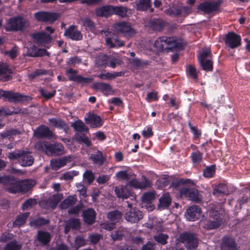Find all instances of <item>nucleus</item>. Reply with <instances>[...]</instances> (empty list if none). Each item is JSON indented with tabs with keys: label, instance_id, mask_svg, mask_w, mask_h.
Instances as JSON below:
<instances>
[{
	"label": "nucleus",
	"instance_id": "1",
	"mask_svg": "<svg viewBox=\"0 0 250 250\" xmlns=\"http://www.w3.org/2000/svg\"><path fill=\"white\" fill-rule=\"evenodd\" d=\"M155 47L159 50L168 49L171 51L182 50L184 46L181 41L175 37L162 36L154 42Z\"/></svg>",
	"mask_w": 250,
	"mask_h": 250
},
{
	"label": "nucleus",
	"instance_id": "2",
	"mask_svg": "<svg viewBox=\"0 0 250 250\" xmlns=\"http://www.w3.org/2000/svg\"><path fill=\"white\" fill-rule=\"evenodd\" d=\"M7 156L10 160H17L21 166L24 167L32 166L34 161L31 152L24 149H16L8 153Z\"/></svg>",
	"mask_w": 250,
	"mask_h": 250
},
{
	"label": "nucleus",
	"instance_id": "3",
	"mask_svg": "<svg viewBox=\"0 0 250 250\" xmlns=\"http://www.w3.org/2000/svg\"><path fill=\"white\" fill-rule=\"evenodd\" d=\"M35 146L40 150L56 155H61L64 153L63 146L61 143L50 144L45 141H38L36 143Z\"/></svg>",
	"mask_w": 250,
	"mask_h": 250
},
{
	"label": "nucleus",
	"instance_id": "4",
	"mask_svg": "<svg viewBox=\"0 0 250 250\" xmlns=\"http://www.w3.org/2000/svg\"><path fill=\"white\" fill-rule=\"evenodd\" d=\"M113 30L117 34L122 35L124 37L130 38L133 36L136 31L130 23L121 21L114 23L112 26Z\"/></svg>",
	"mask_w": 250,
	"mask_h": 250
},
{
	"label": "nucleus",
	"instance_id": "5",
	"mask_svg": "<svg viewBox=\"0 0 250 250\" xmlns=\"http://www.w3.org/2000/svg\"><path fill=\"white\" fill-rule=\"evenodd\" d=\"M179 241L185 245L187 250H195L198 247V239L195 234L185 232L179 235Z\"/></svg>",
	"mask_w": 250,
	"mask_h": 250
},
{
	"label": "nucleus",
	"instance_id": "6",
	"mask_svg": "<svg viewBox=\"0 0 250 250\" xmlns=\"http://www.w3.org/2000/svg\"><path fill=\"white\" fill-rule=\"evenodd\" d=\"M209 216L213 220H207L204 221V228L207 229H212L219 228L222 223L221 213L217 210L211 209L209 210Z\"/></svg>",
	"mask_w": 250,
	"mask_h": 250
},
{
	"label": "nucleus",
	"instance_id": "7",
	"mask_svg": "<svg viewBox=\"0 0 250 250\" xmlns=\"http://www.w3.org/2000/svg\"><path fill=\"white\" fill-rule=\"evenodd\" d=\"M26 21L21 17L11 18L8 21L4 28L6 31H22L26 26Z\"/></svg>",
	"mask_w": 250,
	"mask_h": 250
},
{
	"label": "nucleus",
	"instance_id": "8",
	"mask_svg": "<svg viewBox=\"0 0 250 250\" xmlns=\"http://www.w3.org/2000/svg\"><path fill=\"white\" fill-rule=\"evenodd\" d=\"M222 2L221 0L217 1H204L198 6V11L202 12L204 14H211L219 11L221 4Z\"/></svg>",
	"mask_w": 250,
	"mask_h": 250
},
{
	"label": "nucleus",
	"instance_id": "9",
	"mask_svg": "<svg viewBox=\"0 0 250 250\" xmlns=\"http://www.w3.org/2000/svg\"><path fill=\"white\" fill-rule=\"evenodd\" d=\"M3 97L8 101L13 103L22 102L31 100L30 96L21 94L18 92L0 90V98Z\"/></svg>",
	"mask_w": 250,
	"mask_h": 250
},
{
	"label": "nucleus",
	"instance_id": "10",
	"mask_svg": "<svg viewBox=\"0 0 250 250\" xmlns=\"http://www.w3.org/2000/svg\"><path fill=\"white\" fill-rule=\"evenodd\" d=\"M78 71L76 69L69 68L66 70L65 75L70 81L75 82L82 85H85L91 83L93 80L90 77H83L81 75L77 74Z\"/></svg>",
	"mask_w": 250,
	"mask_h": 250
},
{
	"label": "nucleus",
	"instance_id": "11",
	"mask_svg": "<svg viewBox=\"0 0 250 250\" xmlns=\"http://www.w3.org/2000/svg\"><path fill=\"white\" fill-rule=\"evenodd\" d=\"M127 203L128 209L125 214V219L131 223L138 222L143 217L142 212L136 208H133L132 203H129L128 201Z\"/></svg>",
	"mask_w": 250,
	"mask_h": 250
},
{
	"label": "nucleus",
	"instance_id": "12",
	"mask_svg": "<svg viewBox=\"0 0 250 250\" xmlns=\"http://www.w3.org/2000/svg\"><path fill=\"white\" fill-rule=\"evenodd\" d=\"M60 15L56 12L39 11L34 14L35 18L39 21L52 23L57 20Z\"/></svg>",
	"mask_w": 250,
	"mask_h": 250
},
{
	"label": "nucleus",
	"instance_id": "13",
	"mask_svg": "<svg viewBox=\"0 0 250 250\" xmlns=\"http://www.w3.org/2000/svg\"><path fill=\"white\" fill-rule=\"evenodd\" d=\"M115 192L117 197L122 199H126L129 197L131 198L132 200H135V195L132 192V189L127 185L118 186L115 188Z\"/></svg>",
	"mask_w": 250,
	"mask_h": 250
},
{
	"label": "nucleus",
	"instance_id": "14",
	"mask_svg": "<svg viewBox=\"0 0 250 250\" xmlns=\"http://www.w3.org/2000/svg\"><path fill=\"white\" fill-rule=\"evenodd\" d=\"M224 41L227 46L234 49L241 45V39L239 35L233 32H230L226 35Z\"/></svg>",
	"mask_w": 250,
	"mask_h": 250
},
{
	"label": "nucleus",
	"instance_id": "15",
	"mask_svg": "<svg viewBox=\"0 0 250 250\" xmlns=\"http://www.w3.org/2000/svg\"><path fill=\"white\" fill-rule=\"evenodd\" d=\"M101 34L107 36L105 42L106 45L109 48L119 47L125 45L124 41L119 40L118 37L115 36L111 37H108L111 34V32L108 30H102Z\"/></svg>",
	"mask_w": 250,
	"mask_h": 250
},
{
	"label": "nucleus",
	"instance_id": "16",
	"mask_svg": "<svg viewBox=\"0 0 250 250\" xmlns=\"http://www.w3.org/2000/svg\"><path fill=\"white\" fill-rule=\"evenodd\" d=\"M179 193L180 196L188 198L189 200L195 202L201 201V199L199 197V192L195 188H182L179 190Z\"/></svg>",
	"mask_w": 250,
	"mask_h": 250
},
{
	"label": "nucleus",
	"instance_id": "17",
	"mask_svg": "<svg viewBox=\"0 0 250 250\" xmlns=\"http://www.w3.org/2000/svg\"><path fill=\"white\" fill-rule=\"evenodd\" d=\"M64 36L73 41H79L83 39L81 32L78 30L77 26L71 25L64 32Z\"/></svg>",
	"mask_w": 250,
	"mask_h": 250
},
{
	"label": "nucleus",
	"instance_id": "18",
	"mask_svg": "<svg viewBox=\"0 0 250 250\" xmlns=\"http://www.w3.org/2000/svg\"><path fill=\"white\" fill-rule=\"evenodd\" d=\"M136 175L134 176H132V178L129 182L127 184L128 187H133L136 189H143L147 187H149L151 186L150 181L146 179L145 176H143V181L142 182L135 178Z\"/></svg>",
	"mask_w": 250,
	"mask_h": 250
},
{
	"label": "nucleus",
	"instance_id": "19",
	"mask_svg": "<svg viewBox=\"0 0 250 250\" xmlns=\"http://www.w3.org/2000/svg\"><path fill=\"white\" fill-rule=\"evenodd\" d=\"M31 37L34 42L39 45L50 42L51 37L49 34L45 32H36L31 34Z\"/></svg>",
	"mask_w": 250,
	"mask_h": 250
},
{
	"label": "nucleus",
	"instance_id": "20",
	"mask_svg": "<svg viewBox=\"0 0 250 250\" xmlns=\"http://www.w3.org/2000/svg\"><path fill=\"white\" fill-rule=\"evenodd\" d=\"M72 161V157L70 155L65 156L59 159H53L50 161V166L54 170H58L64 167L67 163Z\"/></svg>",
	"mask_w": 250,
	"mask_h": 250
},
{
	"label": "nucleus",
	"instance_id": "21",
	"mask_svg": "<svg viewBox=\"0 0 250 250\" xmlns=\"http://www.w3.org/2000/svg\"><path fill=\"white\" fill-rule=\"evenodd\" d=\"M201 214V208L198 206L193 205L187 209L186 216L188 221H194L200 218Z\"/></svg>",
	"mask_w": 250,
	"mask_h": 250
},
{
	"label": "nucleus",
	"instance_id": "22",
	"mask_svg": "<svg viewBox=\"0 0 250 250\" xmlns=\"http://www.w3.org/2000/svg\"><path fill=\"white\" fill-rule=\"evenodd\" d=\"M85 121L86 123L89 125L91 128L100 127L104 124L101 117L94 113L89 114L88 117L85 118Z\"/></svg>",
	"mask_w": 250,
	"mask_h": 250
},
{
	"label": "nucleus",
	"instance_id": "23",
	"mask_svg": "<svg viewBox=\"0 0 250 250\" xmlns=\"http://www.w3.org/2000/svg\"><path fill=\"white\" fill-rule=\"evenodd\" d=\"M12 70L6 63H0V80L2 82H6L12 79Z\"/></svg>",
	"mask_w": 250,
	"mask_h": 250
},
{
	"label": "nucleus",
	"instance_id": "24",
	"mask_svg": "<svg viewBox=\"0 0 250 250\" xmlns=\"http://www.w3.org/2000/svg\"><path fill=\"white\" fill-rule=\"evenodd\" d=\"M221 250H237L235 240L230 236H225L222 239Z\"/></svg>",
	"mask_w": 250,
	"mask_h": 250
},
{
	"label": "nucleus",
	"instance_id": "25",
	"mask_svg": "<svg viewBox=\"0 0 250 250\" xmlns=\"http://www.w3.org/2000/svg\"><path fill=\"white\" fill-rule=\"evenodd\" d=\"M34 134L38 138H51L53 137V133L49 128L45 125L39 126L35 131Z\"/></svg>",
	"mask_w": 250,
	"mask_h": 250
},
{
	"label": "nucleus",
	"instance_id": "26",
	"mask_svg": "<svg viewBox=\"0 0 250 250\" xmlns=\"http://www.w3.org/2000/svg\"><path fill=\"white\" fill-rule=\"evenodd\" d=\"M26 55L31 57H38L48 56V52L44 49L37 48L36 45H32L27 48Z\"/></svg>",
	"mask_w": 250,
	"mask_h": 250
},
{
	"label": "nucleus",
	"instance_id": "27",
	"mask_svg": "<svg viewBox=\"0 0 250 250\" xmlns=\"http://www.w3.org/2000/svg\"><path fill=\"white\" fill-rule=\"evenodd\" d=\"M172 199L168 192L164 193L159 200L158 208L163 210L167 208L171 204Z\"/></svg>",
	"mask_w": 250,
	"mask_h": 250
},
{
	"label": "nucleus",
	"instance_id": "28",
	"mask_svg": "<svg viewBox=\"0 0 250 250\" xmlns=\"http://www.w3.org/2000/svg\"><path fill=\"white\" fill-rule=\"evenodd\" d=\"M113 5H104L97 8L95 10L96 16L108 18L112 15Z\"/></svg>",
	"mask_w": 250,
	"mask_h": 250
},
{
	"label": "nucleus",
	"instance_id": "29",
	"mask_svg": "<svg viewBox=\"0 0 250 250\" xmlns=\"http://www.w3.org/2000/svg\"><path fill=\"white\" fill-rule=\"evenodd\" d=\"M51 235L48 232L39 230L37 235V240L43 246L48 245L51 241Z\"/></svg>",
	"mask_w": 250,
	"mask_h": 250
},
{
	"label": "nucleus",
	"instance_id": "30",
	"mask_svg": "<svg viewBox=\"0 0 250 250\" xmlns=\"http://www.w3.org/2000/svg\"><path fill=\"white\" fill-rule=\"evenodd\" d=\"M49 125L51 126L62 129L66 132L69 129L68 125L61 119L52 118L49 119Z\"/></svg>",
	"mask_w": 250,
	"mask_h": 250
},
{
	"label": "nucleus",
	"instance_id": "31",
	"mask_svg": "<svg viewBox=\"0 0 250 250\" xmlns=\"http://www.w3.org/2000/svg\"><path fill=\"white\" fill-rule=\"evenodd\" d=\"M96 213L92 208H87L83 213L84 221L88 225H91L95 221Z\"/></svg>",
	"mask_w": 250,
	"mask_h": 250
},
{
	"label": "nucleus",
	"instance_id": "32",
	"mask_svg": "<svg viewBox=\"0 0 250 250\" xmlns=\"http://www.w3.org/2000/svg\"><path fill=\"white\" fill-rule=\"evenodd\" d=\"M93 87L106 96L110 94L112 92V87L108 83L97 82L94 84Z\"/></svg>",
	"mask_w": 250,
	"mask_h": 250
},
{
	"label": "nucleus",
	"instance_id": "33",
	"mask_svg": "<svg viewBox=\"0 0 250 250\" xmlns=\"http://www.w3.org/2000/svg\"><path fill=\"white\" fill-rule=\"evenodd\" d=\"M165 21L161 19H153L150 20L148 26L153 30L161 31L166 25Z\"/></svg>",
	"mask_w": 250,
	"mask_h": 250
},
{
	"label": "nucleus",
	"instance_id": "34",
	"mask_svg": "<svg viewBox=\"0 0 250 250\" xmlns=\"http://www.w3.org/2000/svg\"><path fill=\"white\" fill-rule=\"evenodd\" d=\"M21 192H26L32 188L35 185V181L32 179L19 180Z\"/></svg>",
	"mask_w": 250,
	"mask_h": 250
},
{
	"label": "nucleus",
	"instance_id": "35",
	"mask_svg": "<svg viewBox=\"0 0 250 250\" xmlns=\"http://www.w3.org/2000/svg\"><path fill=\"white\" fill-rule=\"evenodd\" d=\"M136 5V9L138 11H146L150 9V12L153 11V9L151 8V2L150 0H139Z\"/></svg>",
	"mask_w": 250,
	"mask_h": 250
},
{
	"label": "nucleus",
	"instance_id": "36",
	"mask_svg": "<svg viewBox=\"0 0 250 250\" xmlns=\"http://www.w3.org/2000/svg\"><path fill=\"white\" fill-rule=\"evenodd\" d=\"M71 126L77 132L87 133L89 131L88 127L80 120H77L73 122L71 124Z\"/></svg>",
	"mask_w": 250,
	"mask_h": 250
},
{
	"label": "nucleus",
	"instance_id": "37",
	"mask_svg": "<svg viewBox=\"0 0 250 250\" xmlns=\"http://www.w3.org/2000/svg\"><path fill=\"white\" fill-rule=\"evenodd\" d=\"M128 8L123 6H113L112 15L124 18L127 16Z\"/></svg>",
	"mask_w": 250,
	"mask_h": 250
},
{
	"label": "nucleus",
	"instance_id": "38",
	"mask_svg": "<svg viewBox=\"0 0 250 250\" xmlns=\"http://www.w3.org/2000/svg\"><path fill=\"white\" fill-rule=\"evenodd\" d=\"M77 202V198L75 196H69L65 198L60 204L61 209H67L73 206Z\"/></svg>",
	"mask_w": 250,
	"mask_h": 250
},
{
	"label": "nucleus",
	"instance_id": "39",
	"mask_svg": "<svg viewBox=\"0 0 250 250\" xmlns=\"http://www.w3.org/2000/svg\"><path fill=\"white\" fill-rule=\"evenodd\" d=\"M90 159L93 161L94 164L99 165H102L104 161L103 153L100 150H98L96 154H91Z\"/></svg>",
	"mask_w": 250,
	"mask_h": 250
},
{
	"label": "nucleus",
	"instance_id": "40",
	"mask_svg": "<svg viewBox=\"0 0 250 250\" xmlns=\"http://www.w3.org/2000/svg\"><path fill=\"white\" fill-rule=\"evenodd\" d=\"M228 193L229 190L227 186L225 184L223 183H220L215 185L213 190V194L214 195L227 194Z\"/></svg>",
	"mask_w": 250,
	"mask_h": 250
},
{
	"label": "nucleus",
	"instance_id": "41",
	"mask_svg": "<svg viewBox=\"0 0 250 250\" xmlns=\"http://www.w3.org/2000/svg\"><path fill=\"white\" fill-rule=\"evenodd\" d=\"M29 215L30 212H27L18 216L16 220L13 222L14 226L20 227L21 225H23Z\"/></svg>",
	"mask_w": 250,
	"mask_h": 250
},
{
	"label": "nucleus",
	"instance_id": "42",
	"mask_svg": "<svg viewBox=\"0 0 250 250\" xmlns=\"http://www.w3.org/2000/svg\"><path fill=\"white\" fill-rule=\"evenodd\" d=\"M134 176L135 174L132 172H128L126 170L119 171L116 173V177L117 180L128 181Z\"/></svg>",
	"mask_w": 250,
	"mask_h": 250
},
{
	"label": "nucleus",
	"instance_id": "43",
	"mask_svg": "<svg viewBox=\"0 0 250 250\" xmlns=\"http://www.w3.org/2000/svg\"><path fill=\"white\" fill-rule=\"evenodd\" d=\"M107 217L110 221L115 224L121 219L122 214L121 212L116 210L109 212Z\"/></svg>",
	"mask_w": 250,
	"mask_h": 250
},
{
	"label": "nucleus",
	"instance_id": "44",
	"mask_svg": "<svg viewBox=\"0 0 250 250\" xmlns=\"http://www.w3.org/2000/svg\"><path fill=\"white\" fill-rule=\"evenodd\" d=\"M190 158L192 163L194 165H197L202 161L203 154L199 150H197L192 152L190 155Z\"/></svg>",
	"mask_w": 250,
	"mask_h": 250
},
{
	"label": "nucleus",
	"instance_id": "45",
	"mask_svg": "<svg viewBox=\"0 0 250 250\" xmlns=\"http://www.w3.org/2000/svg\"><path fill=\"white\" fill-rule=\"evenodd\" d=\"M203 70L206 71H211L213 69V62L211 59H206L199 61Z\"/></svg>",
	"mask_w": 250,
	"mask_h": 250
},
{
	"label": "nucleus",
	"instance_id": "46",
	"mask_svg": "<svg viewBox=\"0 0 250 250\" xmlns=\"http://www.w3.org/2000/svg\"><path fill=\"white\" fill-rule=\"evenodd\" d=\"M76 140L80 144H83L87 147L91 146L92 143L88 137L84 135L76 134L75 135Z\"/></svg>",
	"mask_w": 250,
	"mask_h": 250
},
{
	"label": "nucleus",
	"instance_id": "47",
	"mask_svg": "<svg viewBox=\"0 0 250 250\" xmlns=\"http://www.w3.org/2000/svg\"><path fill=\"white\" fill-rule=\"evenodd\" d=\"M49 222V221L48 220L42 217H40L31 221L30 225L31 227L37 228L42 226L47 225Z\"/></svg>",
	"mask_w": 250,
	"mask_h": 250
},
{
	"label": "nucleus",
	"instance_id": "48",
	"mask_svg": "<svg viewBox=\"0 0 250 250\" xmlns=\"http://www.w3.org/2000/svg\"><path fill=\"white\" fill-rule=\"evenodd\" d=\"M21 244L14 240L7 243L4 248V250H21Z\"/></svg>",
	"mask_w": 250,
	"mask_h": 250
},
{
	"label": "nucleus",
	"instance_id": "49",
	"mask_svg": "<svg viewBox=\"0 0 250 250\" xmlns=\"http://www.w3.org/2000/svg\"><path fill=\"white\" fill-rule=\"evenodd\" d=\"M63 198L62 194L57 193L54 194L50 197L49 200L51 204V208H54L58 203L61 201Z\"/></svg>",
	"mask_w": 250,
	"mask_h": 250
},
{
	"label": "nucleus",
	"instance_id": "50",
	"mask_svg": "<svg viewBox=\"0 0 250 250\" xmlns=\"http://www.w3.org/2000/svg\"><path fill=\"white\" fill-rule=\"evenodd\" d=\"M169 237L167 234L159 233L154 236V240L162 245H165L167 243Z\"/></svg>",
	"mask_w": 250,
	"mask_h": 250
},
{
	"label": "nucleus",
	"instance_id": "51",
	"mask_svg": "<svg viewBox=\"0 0 250 250\" xmlns=\"http://www.w3.org/2000/svg\"><path fill=\"white\" fill-rule=\"evenodd\" d=\"M109 57L106 55H99L96 59V64L100 66H106Z\"/></svg>",
	"mask_w": 250,
	"mask_h": 250
},
{
	"label": "nucleus",
	"instance_id": "52",
	"mask_svg": "<svg viewBox=\"0 0 250 250\" xmlns=\"http://www.w3.org/2000/svg\"><path fill=\"white\" fill-rule=\"evenodd\" d=\"M39 91L40 93L42 96L45 99L48 100L53 97L56 94L55 90H52L51 91H48L46 89L41 88L39 89Z\"/></svg>",
	"mask_w": 250,
	"mask_h": 250
},
{
	"label": "nucleus",
	"instance_id": "53",
	"mask_svg": "<svg viewBox=\"0 0 250 250\" xmlns=\"http://www.w3.org/2000/svg\"><path fill=\"white\" fill-rule=\"evenodd\" d=\"M155 193L148 191L145 193L142 197V201L144 203H150L155 198Z\"/></svg>",
	"mask_w": 250,
	"mask_h": 250
},
{
	"label": "nucleus",
	"instance_id": "54",
	"mask_svg": "<svg viewBox=\"0 0 250 250\" xmlns=\"http://www.w3.org/2000/svg\"><path fill=\"white\" fill-rule=\"evenodd\" d=\"M187 73L189 77L197 81L198 80V76L196 68L192 65H189L187 68Z\"/></svg>",
	"mask_w": 250,
	"mask_h": 250
},
{
	"label": "nucleus",
	"instance_id": "55",
	"mask_svg": "<svg viewBox=\"0 0 250 250\" xmlns=\"http://www.w3.org/2000/svg\"><path fill=\"white\" fill-rule=\"evenodd\" d=\"M82 21L83 26H84L86 29H88L90 31H93L95 29V25L93 21L88 18L82 19Z\"/></svg>",
	"mask_w": 250,
	"mask_h": 250
},
{
	"label": "nucleus",
	"instance_id": "56",
	"mask_svg": "<svg viewBox=\"0 0 250 250\" xmlns=\"http://www.w3.org/2000/svg\"><path fill=\"white\" fill-rule=\"evenodd\" d=\"M47 74V71L45 69H39L34 71L33 72L28 75V78L30 79L33 80L37 77L45 75Z\"/></svg>",
	"mask_w": 250,
	"mask_h": 250
},
{
	"label": "nucleus",
	"instance_id": "57",
	"mask_svg": "<svg viewBox=\"0 0 250 250\" xmlns=\"http://www.w3.org/2000/svg\"><path fill=\"white\" fill-rule=\"evenodd\" d=\"M215 166L212 165L207 167L203 171V175L207 178H211L215 174Z\"/></svg>",
	"mask_w": 250,
	"mask_h": 250
},
{
	"label": "nucleus",
	"instance_id": "58",
	"mask_svg": "<svg viewBox=\"0 0 250 250\" xmlns=\"http://www.w3.org/2000/svg\"><path fill=\"white\" fill-rule=\"evenodd\" d=\"M8 192L11 193H16L21 192V188L19 181L16 182L14 184L11 185L9 187L6 188Z\"/></svg>",
	"mask_w": 250,
	"mask_h": 250
},
{
	"label": "nucleus",
	"instance_id": "59",
	"mask_svg": "<svg viewBox=\"0 0 250 250\" xmlns=\"http://www.w3.org/2000/svg\"><path fill=\"white\" fill-rule=\"evenodd\" d=\"M20 134V131L16 129H11L1 133L2 138H9L10 139L12 136Z\"/></svg>",
	"mask_w": 250,
	"mask_h": 250
},
{
	"label": "nucleus",
	"instance_id": "60",
	"mask_svg": "<svg viewBox=\"0 0 250 250\" xmlns=\"http://www.w3.org/2000/svg\"><path fill=\"white\" fill-rule=\"evenodd\" d=\"M167 250H184V249L179 239H177L175 242L170 243Z\"/></svg>",
	"mask_w": 250,
	"mask_h": 250
},
{
	"label": "nucleus",
	"instance_id": "61",
	"mask_svg": "<svg viewBox=\"0 0 250 250\" xmlns=\"http://www.w3.org/2000/svg\"><path fill=\"white\" fill-rule=\"evenodd\" d=\"M211 55L210 49L209 48L203 49L198 57V60H204L208 59V58H210Z\"/></svg>",
	"mask_w": 250,
	"mask_h": 250
},
{
	"label": "nucleus",
	"instance_id": "62",
	"mask_svg": "<svg viewBox=\"0 0 250 250\" xmlns=\"http://www.w3.org/2000/svg\"><path fill=\"white\" fill-rule=\"evenodd\" d=\"M86 244V240L83 236H78L75 238L74 247L76 249H77L81 247L84 246Z\"/></svg>",
	"mask_w": 250,
	"mask_h": 250
},
{
	"label": "nucleus",
	"instance_id": "63",
	"mask_svg": "<svg viewBox=\"0 0 250 250\" xmlns=\"http://www.w3.org/2000/svg\"><path fill=\"white\" fill-rule=\"evenodd\" d=\"M83 179L88 183L91 184L94 180V174L90 170H86L83 174Z\"/></svg>",
	"mask_w": 250,
	"mask_h": 250
},
{
	"label": "nucleus",
	"instance_id": "64",
	"mask_svg": "<svg viewBox=\"0 0 250 250\" xmlns=\"http://www.w3.org/2000/svg\"><path fill=\"white\" fill-rule=\"evenodd\" d=\"M37 204V201L36 199L29 198L26 200L21 206V208L23 210H25L29 208V207H32L33 205H35Z\"/></svg>",
	"mask_w": 250,
	"mask_h": 250
}]
</instances>
